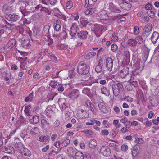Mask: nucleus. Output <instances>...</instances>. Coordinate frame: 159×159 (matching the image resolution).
Masks as SVG:
<instances>
[{
	"instance_id": "69168bd1",
	"label": "nucleus",
	"mask_w": 159,
	"mask_h": 159,
	"mask_svg": "<svg viewBox=\"0 0 159 159\" xmlns=\"http://www.w3.org/2000/svg\"><path fill=\"white\" fill-rule=\"evenodd\" d=\"M21 12L24 16H28L30 13V12L28 11L27 10Z\"/></svg>"
},
{
	"instance_id": "de8ad7c7",
	"label": "nucleus",
	"mask_w": 159,
	"mask_h": 159,
	"mask_svg": "<svg viewBox=\"0 0 159 159\" xmlns=\"http://www.w3.org/2000/svg\"><path fill=\"white\" fill-rule=\"evenodd\" d=\"M14 25L15 24H14L9 23L7 22V23L5 27L7 29H8L10 30L13 29L15 27Z\"/></svg>"
},
{
	"instance_id": "c756f323",
	"label": "nucleus",
	"mask_w": 159,
	"mask_h": 159,
	"mask_svg": "<svg viewBox=\"0 0 159 159\" xmlns=\"http://www.w3.org/2000/svg\"><path fill=\"white\" fill-rule=\"evenodd\" d=\"M130 82L131 83L132 85L135 87H137L138 86V84H139V80L136 79H132V77H130Z\"/></svg>"
},
{
	"instance_id": "a19ab883",
	"label": "nucleus",
	"mask_w": 159,
	"mask_h": 159,
	"mask_svg": "<svg viewBox=\"0 0 159 159\" xmlns=\"http://www.w3.org/2000/svg\"><path fill=\"white\" fill-rule=\"evenodd\" d=\"M24 25H20L16 27V29L20 34H22L24 31V29L23 28Z\"/></svg>"
},
{
	"instance_id": "8fccbe9b",
	"label": "nucleus",
	"mask_w": 159,
	"mask_h": 159,
	"mask_svg": "<svg viewBox=\"0 0 159 159\" xmlns=\"http://www.w3.org/2000/svg\"><path fill=\"white\" fill-rule=\"evenodd\" d=\"M70 141L68 139H66L62 142V145L64 146H66L70 143Z\"/></svg>"
},
{
	"instance_id": "774afa93",
	"label": "nucleus",
	"mask_w": 159,
	"mask_h": 159,
	"mask_svg": "<svg viewBox=\"0 0 159 159\" xmlns=\"http://www.w3.org/2000/svg\"><path fill=\"white\" fill-rule=\"evenodd\" d=\"M41 122L42 125H49V123H48L46 120L44 119H42L41 120Z\"/></svg>"
},
{
	"instance_id": "58836bf2",
	"label": "nucleus",
	"mask_w": 159,
	"mask_h": 159,
	"mask_svg": "<svg viewBox=\"0 0 159 159\" xmlns=\"http://www.w3.org/2000/svg\"><path fill=\"white\" fill-rule=\"evenodd\" d=\"M82 132L88 135V136L93 135L94 134L93 132L90 129H85L82 131Z\"/></svg>"
},
{
	"instance_id": "6e6552de",
	"label": "nucleus",
	"mask_w": 159,
	"mask_h": 159,
	"mask_svg": "<svg viewBox=\"0 0 159 159\" xmlns=\"http://www.w3.org/2000/svg\"><path fill=\"white\" fill-rule=\"evenodd\" d=\"M19 139L17 138L15 140L14 143L15 147L16 150L20 152V153L22 152V150L24 148L25 146L24 145L21 143L20 142H19Z\"/></svg>"
},
{
	"instance_id": "7c9ffc66",
	"label": "nucleus",
	"mask_w": 159,
	"mask_h": 159,
	"mask_svg": "<svg viewBox=\"0 0 159 159\" xmlns=\"http://www.w3.org/2000/svg\"><path fill=\"white\" fill-rule=\"evenodd\" d=\"M102 65L100 62H99L95 67L96 72L97 73H101L102 70Z\"/></svg>"
},
{
	"instance_id": "f03ea898",
	"label": "nucleus",
	"mask_w": 159,
	"mask_h": 159,
	"mask_svg": "<svg viewBox=\"0 0 159 159\" xmlns=\"http://www.w3.org/2000/svg\"><path fill=\"white\" fill-rule=\"evenodd\" d=\"M122 85L120 84L115 83L112 84L111 87L114 95L115 97L117 96L120 93V90L121 89Z\"/></svg>"
},
{
	"instance_id": "c85d7f7f",
	"label": "nucleus",
	"mask_w": 159,
	"mask_h": 159,
	"mask_svg": "<svg viewBox=\"0 0 159 159\" xmlns=\"http://www.w3.org/2000/svg\"><path fill=\"white\" fill-rule=\"evenodd\" d=\"M127 42L128 44L130 46L132 47L135 46L137 44L136 40L135 39H130L128 40Z\"/></svg>"
},
{
	"instance_id": "39448f33",
	"label": "nucleus",
	"mask_w": 159,
	"mask_h": 159,
	"mask_svg": "<svg viewBox=\"0 0 159 159\" xmlns=\"http://www.w3.org/2000/svg\"><path fill=\"white\" fill-rule=\"evenodd\" d=\"M120 76L122 78L131 77V75L129 73V68L127 67H125L120 71Z\"/></svg>"
},
{
	"instance_id": "f257e3e1",
	"label": "nucleus",
	"mask_w": 159,
	"mask_h": 159,
	"mask_svg": "<svg viewBox=\"0 0 159 159\" xmlns=\"http://www.w3.org/2000/svg\"><path fill=\"white\" fill-rule=\"evenodd\" d=\"M78 73L82 75H85V80H88L90 79L91 75L88 74L89 70V67L82 62L80 63L77 66Z\"/></svg>"
},
{
	"instance_id": "4d7b16f0",
	"label": "nucleus",
	"mask_w": 159,
	"mask_h": 159,
	"mask_svg": "<svg viewBox=\"0 0 159 159\" xmlns=\"http://www.w3.org/2000/svg\"><path fill=\"white\" fill-rule=\"evenodd\" d=\"M47 55H48L49 57H52V58L53 59L56 61L57 60V57L55 56V55L53 53H52V52H48L47 53Z\"/></svg>"
},
{
	"instance_id": "0e129e2a",
	"label": "nucleus",
	"mask_w": 159,
	"mask_h": 159,
	"mask_svg": "<svg viewBox=\"0 0 159 159\" xmlns=\"http://www.w3.org/2000/svg\"><path fill=\"white\" fill-rule=\"evenodd\" d=\"M54 96L52 94L49 93L48 95V99L47 101H49L50 100H53L54 97Z\"/></svg>"
},
{
	"instance_id": "9d476101",
	"label": "nucleus",
	"mask_w": 159,
	"mask_h": 159,
	"mask_svg": "<svg viewBox=\"0 0 159 159\" xmlns=\"http://www.w3.org/2000/svg\"><path fill=\"white\" fill-rule=\"evenodd\" d=\"M100 151L105 156L108 157L111 154L110 148L106 146H102L101 147Z\"/></svg>"
},
{
	"instance_id": "09e8293b",
	"label": "nucleus",
	"mask_w": 159,
	"mask_h": 159,
	"mask_svg": "<svg viewBox=\"0 0 159 159\" xmlns=\"http://www.w3.org/2000/svg\"><path fill=\"white\" fill-rule=\"evenodd\" d=\"M2 116L3 118H4L7 114V110L5 107H3L2 108Z\"/></svg>"
},
{
	"instance_id": "052dcab7",
	"label": "nucleus",
	"mask_w": 159,
	"mask_h": 159,
	"mask_svg": "<svg viewBox=\"0 0 159 159\" xmlns=\"http://www.w3.org/2000/svg\"><path fill=\"white\" fill-rule=\"evenodd\" d=\"M26 5L25 3H23V4L22 5L21 7H20V11L21 12H22L25 10H27L26 9Z\"/></svg>"
},
{
	"instance_id": "c9c22d12",
	"label": "nucleus",
	"mask_w": 159,
	"mask_h": 159,
	"mask_svg": "<svg viewBox=\"0 0 159 159\" xmlns=\"http://www.w3.org/2000/svg\"><path fill=\"white\" fill-rule=\"evenodd\" d=\"M2 10L5 13H8L10 11V7L7 4H5L3 6Z\"/></svg>"
},
{
	"instance_id": "37998d69",
	"label": "nucleus",
	"mask_w": 159,
	"mask_h": 159,
	"mask_svg": "<svg viewBox=\"0 0 159 159\" xmlns=\"http://www.w3.org/2000/svg\"><path fill=\"white\" fill-rule=\"evenodd\" d=\"M7 21L4 19L2 18L0 21V27H5L7 23Z\"/></svg>"
},
{
	"instance_id": "6ab92c4d",
	"label": "nucleus",
	"mask_w": 159,
	"mask_h": 159,
	"mask_svg": "<svg viewBox=\"0 0 159 159\" xmlns=\"http://www.w3.org/2000/svg\"><path fill=\"white\" fill-rule=\"evenodd\" d=\"M30 123L32 124H37L39 121V117L37 115H31L29 118Z\"/></svg>"
},
{
	"instance_id": "412c9836",
	"label": "nucleus",
	"mask_w": 159,
	"mask_h": 159,
	"mask_svg": "<svg viewBox=\"0 0 159 159\" xmlns=\"http://www.w3.org/2000/svg\"><path fill=\"white\" fill-rule=\"evenodd\" d=\"M2 151L6 153H12L14 152V148L10 146H5L3 147Z\"/></svg>"
},
{
	"instance_id": "cd10ccee",
	"label": "nucleus",
	"mask_w": 159,
	"mask_h": 159,
	"mask_svg": "<svg viewBox=\"0 0 159 159\" xmlns=\"http://www.w3.org/2000/svg\"><path fill=\"white\" fill-rule=\"evenodd\" d=\"M101 93L107 96H108L110 95V92L109 90L106 87H102L101 88Z\"/></svg>"
},
{
	"instance_id": "338daca9",
	"label": "nucleus",
	"mask_w": 159,
	"mask_h": 159,
	"mask_svg": "<svg viewBox=\"0 0 159 159\" xmlns=\"http://www.w3.org/2000/svg\"><path fill=\"white\" fill-rule=\"evenodd\" d=\"M58 90L59 91L62 92L64 90V88L61 84H59L58 85Z\"/></svg>"
},
{
	"instance_id": "473e14b6",
	"label": "nucleus",
	"mask_w": 159,
	"mask_h": 159,
	"mask_svg": "<svg viewBox=\"0 0 159 159\" xmlns=\"http://www.w3.org/2000/svg\"><path fill=\"white\" fill-rule=\"evenodd\" d=\"M21 153H23L24 155L29 157L31 155V152L25 147L23 148L22 150V152Z\"/></svg>"
},
{
	"instance_id": "4c0bfd02",
	"label": "nucleus",
	"mask_w": 159,
	"mask_h": 159,
	"mask_svg": "<svg viewBox=\"0 0 159 159\" xmlns=\"http://www.w3.org/2000/svg\"><path fill=\"white\" fill-rule=\"evenodd\" d=\"M34 98L33 94L32 93H31L28 96L26 97L25 99V102H27L29 101H31L33 100Z\"/></svg>"
},
{
	"instance_id": "bf43d9fd",
	"label": "nucleus",
	"mask_w": 159,
	"mask_h": 159,
	"mask_svg": "<svg viewBox=\"0 0 159 159\" xmlns=\"http://www.w3.org/2000/svg\"><path fill=\"white\" fill-rule=\"evenodd\" d=\"M111 48L113 52H115L117 50L118 46L116 44L114 43L111 45Z\"/></svg>"
},
{
	"instance_id": "6e6d98bb",
	"label": "nucleus",
	"mask_w": 159,
	"mask_h": 159,
	"mask_svg": "<svg viewBox=\"0 0 159 159\" xmlns=\"http://www.w3.org/2000/svg\"><path fill=\"white\" fill-rule=\"evenodd\" d=\"M142 36H137L135 38V40L137 41L139 43H142L143 42V39Z\"/></svg>"
},
{
	"instance_id": "4be33fe9",
	"label": "nucleus",
	"mask_w": 159,
	"mask_h": 159,
	"mask_svg": "<svg viewBox=\"0 0 159 159\" xmlns=\"http://www.w3.org/2000/svg\"><path fill=\"white\" fill-rule=\"evenodd\" d=\"M98 107L101 112L105 113L107 112V109L104 103L100 102L98 104Z\"/></svg>"
},
{
	"instance_id": "680f3d73",
	"label": "nucleus",
	"mask_w": 159,
	"mask_h": 159,
	"mask_svg": "<svg viewBox=\"0 0 159 159\" xmlns=\"http://www.w3.org/2000/svg\"><path fill=\"white\" fill-rule=\"evenodd\" d=\"M135 142L138 144H142L143 142V140L141 138H136Z\"/></svg>"
},
{
	"instance_id": "3c124183",
	"label": "nucleus",
	"mask_w": 159,
	"mask_h": 159,
	"mask_svg": "<svg viewBox=\"0 0 159 159\" xmlns=\"http://www.w3.org/2000/svg\"><path fill=\"white\" fill-rule=\"evenodd\" d=\"M74 69L70 70L69 71V75L70 78H73L75 75L76 73L74 72Z\"/></svg>"
},
{
	"instance_id": "f3484780",
	"label": "nucleus",
	"mask_w": 159,
	"mask_h": 159,
	"mask_svg": "<svg viewBox=\"0 0 159 159\" xmlns=\"http://www.w3.org/2000/svg\"><path fill=\"white\" fill-rule=\"evenodd\" d=\"M159 38V33L156 31L154 32L151 37V40L154 44H155Z\"/></svg>"
},
{
	"instance_id": "5701e85b",
	"label": "nucleus",
	"mask_w": 159,
	"mask_h": 159,
	"mask_svg": "<svg viewBox=\"0 0 159 159\" xmlns=\"http://www.w3.org/2000/svg\"><path fill=\"white\" fill-rule=\"evenodd\" d=\"M61 22L59 20H57L56 22L54 23V30L57 31H58L61 29Z\"/></svg>"
},
{
	"instance_id": "f8f14e48",
	"label": "nucleus",
	"mask_w": 159,
	"mask_h": 159,
	"mask_svg": "<svg viewBox=\"0 0 159 159\" xmlns=\"http://www.w3.org/2000/svg\"><path fill=\"white\" fill-rule=\"evenodd\" d=\"M113 66V61L111 57L107 58L106 60V66L108 70L110 71L112 70Z\"/></svg>"
},
{
	"instance_id": "ddd939ff",
	"label": "nucleus",
	"mask_w": 159,
	"mask_h": 159,
	"mask_svg": "<svg viewBox=\"0 0 159 159\" xmlns=\"http://www.w3.org/2000/svg\"><path fill=\"white\" fill-rule=\"evenodd\" d=\"M109 4L108 9L111 12L115 13H120V10L112 2L110 3Z\"/></svg>"
},
{
	"instance_id": "49530a36",
	"label": "nucleus",
	"mask_w": 159,
	"mask_h": 159,
	"mask_svg": "<svg viewBox=\"0 0 159 159\" xmlns=\"http://www.w3.org/2000/svg\"><path fill=\"white\" fill-rule=\"evenodd\" d=\"M48 139V137L44 136H41L39 138V140L41 142H47Z\"/></svg>"
},
{
	"instance_id": "9b49d317",
	"label": "nucleus",
	"mask_w": 159,
	"mask_h": 159,
	"mask_svg": "<svg viewBox=\"0 0 159 159\" xmlns=\"http://www.w3.org/2000/svg\"><path fill=\"white\" fill-rule=\"evenodd\" d=\"M120 7L123 9L126 10H129L131 7V4L128 1L123 0L122 2L120 4Z\"/></svg>"
},
{
	"instance_id": "f704fd0d",
	"label": "nucleus",
	"mask_w": 159,
	"mask_h": 159,
	"mask_svg": "<svg viewBox=\"0 0 159 159\" xmlns=\"http://www.w3.org/2000/svg\"><path fill=\"white\" fill-rule=\"evenodd\" d=\"M45 111H46V114L48 116L50 117L53 113V111L51 109L50 106H48L46 108Z\"/></svg>"
},
{
	"instance_id": "13d9d810",
	"label": "nucleus",
	"mask_w": 159,
	"mask_h": 159,
	"mask_svg": "<svg viewBox=\"0 0 159 159\" xmlns=\"http://www.w3.org/2000/svg\"><path fill=\"white\" fill-rule=\"evenodd\" d=\"M152 4H151L148 3V4H147L145 7V10H148V11H151V10L152 9Z\"/></svg>"
},
{
	"instance_id": "72a5a7b5",
	"label": "nucleus",
	"mask_w": 159,
	"mask_h": 159,
	"mask_svg": "<svg viewBox=\"0 0 159 159\" xmlns=\"http://www.w3.org/2000/svg\"><path fill=\"white\" fill-rule=\"evenodd\" d=\"M83 93L87 95L89 97H91L92 94L90 93V89L87 87L84 88L82 90Z\"/></svg>"
},
{
	"instance_id": "ea45409f",
	"label": "nucleus",
	"mask_w": 159,
	"mask_h": 159,
	"mask_svg": "<svg viewBox=\"0 0 159 159\" xmlns=\"http://www.w3.org/2000/svg\"><path fill=\"white\" fill-rule=\"evenodd\" d=\"M67 151L68 153L74 154L76 152V149L73 147H70L68 148Z\"/></svg>"
},
{
	"instance_id": "7ed1b4c3",
	"label": "nucleus",
	"mask_w": 159,
	"mask_h": 159,
	"mask_svg": "<svg viewBox=\"0 0 159 159\" xmlns=\"http://www.w3.org/2000/svg\"><path fill=\"white\" fill-rule=\"evenodd\" d=\"M152 28V25L151 24H147L143 31L142 36L145 38L147 37L151 32Z\"/></svg>"
},
{
	"instance_id": "2f4dec72",
	"label": "nucleus",
	"mask_w": 159,
	"mask_h": 159,
	"mask_svg": "<svg viewBox=\"0 0 159 159\" xmlns=\"http://www.w3.org/2000/svg\"><path fill=\"white\" fill-rule=\"evenodd\" d=\"M76 159H84V156L83 153L80 152H77L75 154Z\"/></svg>"
},
{
	"instance_id": "79ce46f5",
	"label": "nucleus",
	"mask_w": 159,
	"mask_h": 159,
	"mask_svg": "<svg viewBox=\"0 0 159 159\" xmlns=\"http://www.w3.org/2000/svg\"><path fill=\"white\" fill-rule=\"evenodd\" d=\"M73 2L70 0L68 1L66 3V8L67 9H70L73 7Z\"/></svg>"
},
{
	"instance_id": "dca6fc26",
	"label": "nucleus",
	"mask_w": 159,
	"mask_h": 159,
	"mask_svg": "<svg viewBox=\"0 0 159 159\" xmlns=\"http://www.w3.org/2000/svg\"><path fill=\"white\" fill-rule=\"evenodd\" d=\"M103 29L101 26L98 25L94 27V32L97 37H99L102 33Z\"/></svg>"
},
{
	"instance_id": "c03bdc74",
	"label": "nucleus",
	"mask_w": 159,
	"mask_h": 159,
	"mask_svg": "<svg viewBox=\"0 0 159 159\" xmlns=\"http://www.w3.org/2000/svg\"><path fill=\"white\" fill-rule=\"evenodd\" d=\"M146 13H147V14L149 16V17H150L151 18H154L155 15L153 11L152 10L147 11L146 12Z\"/></svg>"
},
{
	"instance_id": "423d86ee",
	"label": "nucleus",
	"mask_w": 159,
	"mask_h": 159,
	"mask_svg": "<svg viewBox=\"0 0 159 159\" xmlns=\"http://www.w3.org/2000/svg\"><path fill=\"white\" fill-rule=\"evenodd\" d=\"M80 95L79 91L78 89H74L66 95L68 98H71L73 100L77 98Z\"/></svg>"
},
{
	"instance_id": "aec40b11",
	"label": "nucleus",
	"mask_w": 159,
	"mask_h": 159,
	"mask_svg": "<svg viewBox=\"0 0 159 159\" xmlns=\"http://www.w3.org/2000/svg\"><path fill=\"white\" fill-rule=\"evenodd\" d=\"M88 33L86 31H81L77 33L78 37L81 39H84L87 37Z\"/></svg>"
},
{
	"instance_id": "e433bc0d",
	"label": "nucleus",
	"mask_w": 159,
	"mask_h": 159,
	"mask_svg": "<svg viewBox=\"0 0 159 159\" xmlns=\"http://www.w3.org/2000/svg\"><path fill=\"white\" fill-rule=\"evenodd\" d=\"M119 131V129H118L115 128L110 132V135L112 136V137H115L118 134Z\"/></svg>"
},
{
	"instance_id": "b1692460",
	"label": "nucleus",
	"mask_w": 159,
	"mask_h": 159,
	"mask_svg": "<svg viewBox=\"0 0 159 159\" xmlns=\"http://www.w3.org/2000/svg\"><path fill=\"white\" fill-rule=\"evenodd\" d=\"M29 40L27 37L26 38L24 39L21 42V45L24 48H27L30 47V44L29 43Z\"/></svg>"
},
{
	"instance_id": "0eeeda50",
	"label": "nucleus",
	"mask_w": 159,
	"mask_h": 159,
	"mask_svg": "<svg viewBox=\"0 0 159 159\" xmlns=\"http://www.w3.org/2000/svg\"><path fill=\"white\" fill-rule=\"evenodd\" d=\"M5 17L8 20L13 22H16L20 19L19 15L14 14H6Z\"/></svg>"
},
{
	"instance_id": "a211bd4d",
	"label": "nucleus",
	"mask_w": 159,
	"mask_h": 159,
	"mask_svg": "<svg viewBox=\"0 0 159 159\" xmlns=\"http://www.w3.org/2000/svg\"><path fill=\"white\" fill-rule=\"evenodd\" d=\"M27 130L29 131L31 135L34 136L36 134V132H39V129L36 127H32L31 126H28Z\"/></svg>"
},
{
	"instance_id": "a878e982",
	"label": "nucleus",
	"mask_w": 159,
	"mask_h": 159,
	"mask_svg": "<svg viewBox=\"0 0 159 159\" xmlns=\"http://www.w3.org/2000/svg\"><path fill=\"white\" fill-rule=\"evenodd\" d=\"M139 146L137 145H136L134 146L132 151V154L134 157H136L139 153Z\"/></svg>"
},
{
	"instance_id": "4468645a",
	"label": "nucleus",
	"mask_w": 159,
	"mask_h": 159,
	"mask_svg": "<svg viewBox=\"0 0 159 159\" xmlns=\"http://www.w3.org/2000/svg\"><path fill=\"white\" fill-rule=\"evenodd\" d=\"M89 7L85 11V13L86 15H92L95 12L96 7L93 3L90 5Z\"/></svg>"
},
{
	"instance_id": "1a4fd4ad",
	"label": "nucleus",
	"mask_w": 159,
	"mask_h": 159,
	"mask_svg": "<svg viewBox=\"0 0 159 159\" xmlns=\"http://www.w3.org/2000/svg\"><path fill=\"white\" fill-rule=\"evenodd\" d=\"M79 118H86L89 116V112L84 110L80 109L77 113Z\"/></svg>"
},
{
	"instance_id": "603ef678",
	"label": "nucleus",
	"mask_w": 159,
	"mask_h": 159,
	"mask_svg": "<svg viewBox=\"0 0 159 159\" xmlns=\"http://www.w3.org/2000/svg\"><path fill=\"white\" fill-rule=\"evenodd\" d=\"M27 132L26 130H24L20 134L21 137L23 138L24 139H26L25 136H27Z\"/></svg>"
},
{
	"instance_id": "bb28decb",
	"label": "nucleus",
	"mask_w": 159,
	"mask_h": 159,
	"mask_svg": "<svg viewBox=\"0 0 159 159\" xmlns=\"http://www.w3.org/2000/svg\"><path fill=\"white\" fill-rule=\"evenodd\" d=\"M50 27L49 25H45L44 27L43 31L42 32L43 35H46L47 36L49 35V30Z\"/></svg>"
},
{
	"instance_id": "a18cd8bd",
	"label": "nucleus",
	"mask_w": 159,
	"mask_h": 159,
	"mask_svg": "<svg viewBox=\"0 0 159 159\" xmlns=\"http://www.w3.org/2000/svg\"><path fill=\"white\" fill-rule=\"evenodd\" d=\"M41 11H43L45 13H47L48 15H50L51 14V11L49 10V9L44 7H42L40 10Z\"/></svg>"
},
{
	"instance_id": "5fc2aeb1",
	"label": "nucleus",
	"mask_w": 159,
	"mask_h": 159,
	"mask_svg": "<svg viewBox=\"0 0 159 159\" xmlns=\"http://www.w3.org/2000/svg\"><path fill=\"white\" fill-rule=\"evenodd\" d=\"M57 84V81L52 80L51 81L49 85L52 88H54L56 86Z\"/></svg>"
},
{
	"instance_id": "393cba45",
	"label": "nucleus",
	"mask_w": 159,
	"mask_h": 159,
	"mask_svg": "<svg viewBox=\"0 0 159 159\" xmlns=\"http://www.w3.org/2000/svg\"><path fill=\"white\" fill-rule=\"evenodd\" d=\"M97 141L94 139H91L89 142L88 145L91 148H94L97 146Z\"/></svg>"
},
{
	"instance_id": "20e7f679",
	"label": "nucleus",
	"mask_w": 159,
	"mask_h": 159,
	"mask_svg": "<svg viewBox=\"0 0 159 159\" xmlns=\"http://www.w3.org/2000/svg\"><path fill=\"white\" fill-rule=\"evenodd\" d=\"M123 62L126 65H128L130 62V53L129 51L124 49Z\"/></svg>"
},
{
	"instance_id": "e2e57ef3",
	"label": "nucleus",
	"mask_w": 159,
	"mask_h": 159,
	"mask_svg": "<svg viewBox=\"0 0 159 159\" xmlns=\"http://www.w3.org/2000/svg\"><path fill=\"white\" fill-rule=\"evenodd\" d=\"M145 12L144 11H141L139 12L137 14V16L139 17H142L144 15V13Z\"/></svg>"
},
{
	"instance_id": "2eb2a0df",
	"label": "nucleus",
	"mask_w": 159,
	"mask_h": 159,
	"mask_svg": "<svg viewBox=\"0 0 159 159\" xmlns=\"http://www.w3.org/2000/svg\"><path fill=\"white\" fill-rule=\"evenodd\" d=\"M16 44V41L13 39H12L10 40L5 46V48L9 50L10 49L12 48Z\"/></svg>"
},
{
	"instance_id": "864d4df0",
	"label": "nucleus",
	"mask_w": 159,
	"mask_h": 159,
	"mask_svg": "<svg viewBox=\"0 0 159 159\" xmlns=\"http://www.w3.org/2000/svg\"><path fill=\"white\" fill-rule=\"evenodd\" d=\"M96 54V52H91L87 55L86 57H89V58H92L93 57L95 56Z\"/></svg>"
}]
</instances>
